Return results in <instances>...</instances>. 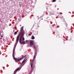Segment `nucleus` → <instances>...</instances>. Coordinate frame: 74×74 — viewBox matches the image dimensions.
Masks as SVG:
<instances>
[{
	"mask_svg": "<svg viewBox=\"0 0 74 74\" xmlns=\"http://www.w3.org/2000/svg\"><path fill=\"white\" fill-rule=\"evenodd\" d=\"M20 34L21 36V37L19 39V42L21 43V44H23L21 42L22 41H24V40H25V38L23 37V35H24V34L23 33H22Z\"/></svg>",
	"mask_w": 74,
	"mask_h": 74,
	"instance_id": "f03ea898",
	"label": "nucleus"
},
{
	"mask_svg": "<svg viewBox=\"0 0 74 74\" xmlns=\"http://www.w3.org/2000/svg\"><path fill=\"white\" fill-rule=\"evenodd\" d=\"M29 36H31V34H29Z\"/></svg>",
	"mask_w": 74,
	"mask_h": 74,
	"instance_id": "dca6fc26",
	"label": "nucleus"
},
{
	"mask_svg": "<svg viewBox=\"0 0 74 74\" xmlns=\"http://www.w3.org/2000/svg\"><path fill=\"white\" fill-rule=\"evenodd\" d=\"M29 43L30 44V47H32V45H33V40H31L29 41Z\"/></svg>",
	"mask_w": 74,
	"mask_h": 74,
	"instance_id": "423d86ee",
	"label": "nucleus"
},
{
	"mask_svg": "<svg viewBox=\"0 0 74 74\" xmlns=\"http://www.w3.org/2000/svg\"><path fill=\"white\" fill-rule=\"evenodd\" d=\"M42 19H41V20H42V18H41Z\"/></svg>",
	"mask_w": 74,
	"mask_h": 74,
	"instance_id": "f3484780",
	"label": "nucleus"
},
{
	"mask_svg": "<svg viewBox=\"0 0 74 74\" xmlns=\"http://www.w3.org/2000/svg\"><path fill=\"white\" fill-rule=\"evenodd\" d=\"M38 27H39V26H38Z\"/></svg>",
	"mask_w": 74,
	"mask_h": 74,
	"instance_id": "a211bd4d",
	"label": "nucleus"
},
{
	"mask_svg": "<svg viewBox=\"0 0 74 74\" xmlns=\"http://www.w3.org/2000/svg\"><path fill=\"white\" fill-rule=\"evenodd\" d=\"M35 38L34 37V36H33V35H32V39L33 40H34Z\"/></svg>",
	"mask_w": 74,
	"mask_h": 74,
	"instance_id": "1a4fd4ad",
	"label": "nucleus"
},
{
	"mask_svg": "<svg viewBox=\"0 0 74 74\" xmlns=\"http://www.w3.org/2000/svg\"><path fill=\"white\" fill-rule=\"evenodd\" d=\"M20 69V67H19L18 68H17L16 69L15 71H14V74H15L18 71V70H19Z\"/></svg>",
	"mask_w": 74,
	"mask_h": 74,
	"instance_id": "39448f33",
	"label": "nucleus"
},
{
	"mask_svg": "<svg viewBox=\"0 0 74 74\" xmlns=\"http://www.w3.org/2000/svg\"><path fill=\"white\" fill-rule=\"evenodd\" d=\"M23 43V44H25V41H23V42H22Z\"/></svg>",
	"mask_w": 74,
	"mask_h": 74,
	"instance_id": "4468645a",
	"label": "nucleus"
},
{
	"mask_svg": "<svg viewBox=\"0 0 74 74\" xmlns=\"http://www.w3.org/2000/svg\"><path fill=\"white\" fill-rule=\"evenodd\" d=\"M25 44H26V42H28V40H27L26 41H25Z\"/></svg>",
	"mask_w": 74,
	"mask_h": 74,
	"instance_id": "ddd939ff",
	"label": "nucleus"
},
{
	"mask_svg": "<svg viewBox=\"0 0 74 74\" xmlns=\"http://www.w3.org/2000/svg\"><path fill=\"white\" fill-rule=\"evenodd\" d=\"M30 64H31V69H30L29 72H30V73H32V71L33 70V64H32V63H31Z\"/></svg>",
	"mask_w": 74,
	"mask_h": 74,
	"instance_id": "0eeeda50",
	"label": "nucleus"
},
{
	"mask_svg": "<svg viewBox=\"0 0 74 74\" xmlns=\"http://www.w3.org/2000/svg\"><path fill=\"white\" fill-rule=\"evenodd\" d=\"M36 59V58H35V56H34L33 59L32 60V61L33 62L35 59Z\"/></svg>",
	"mask_w": 74,
	"mask_h": 74,
	"instance_id": "9d476101",
	"label": "nucleus"
},
{
	"mask_svg": "<svg viewBox=\"0 0 74 74\" xmlns=\"http://www.w3.org/2000/svg\"><path fill=\"white\" fill-rule=\"evenodd\" d=\"M17 34V32H15L14 33V35H16V34Z\"/></svg>",
	"mask_w": 74,
	"mask_h": 74,
	"instance_id": "f8f14e48",
	"label": "nucleus"
},
{
	"mask_svg": "<svg viewBox=\"0 0 74 74\" xmlns=\"http://www.w3.org/2000/svg\"><path fill=\"white\" fill-rule=\"evenodd\" d=\"M3 35H2L1 36V37H3Z\"/></svg>",
	"mask_w": 74,
	"mask_h": 74,
	"instance_id": "2eb2a0df",
	"label": "nucleus"
},
{
	"mask_svg": "<svg viewBox=\"0 0 74 74\" xmlns=\"http://www.w3.org/2000/svg\"><path fill=\"white\" fill-rule=\"evenodd\" d=\"M19 37L20 36L19 35L16 38V44L15 45V46L13 48V59L14 60H15V62H19V61H20V60H21L23 58H25L26 57V55H25V56H22V57L20 58V59H18L17 58H15V56H14V55H15V47H16V44H17V43L18 42V41H19Z\"/></svg>",
	"mask_w": 74,
	"mask_h": 74,
	"instance_id": "f257e3e1",
	"label": "nucleus"
},
{
	"mask_svg": "<svg viewBox=\"0 0 74 74\" xmlns=\"http://www.w3.org/2000/svg\"><path fill=\"white\" fill-rule=\"evenodd\" d=\"M20 31H21L20 32V34L22 33L23 34L24 32H23V27H22L21 28Z\"/></svg>",
	"mask_w": 74,
	"mask_h": 74,
	"instance_id": "7ed1b4c3",
	"label": "nucleus"
},
{
	"mask_svg": "<svg viewBox=\"0 0 74 74\" xmlns=\"http://www.w3.org/2000/svg\"><path fill=\"white\" fill-rule=\"evenodd\" d=\"M56 1V0H53L52 1V2H55Z\"/></svg>",
	"mask_w": 74,
	"mask_h": 74,
	"instance_id": "9b49d317",
	"label": "nucleus"
},
{
	"mask_svg": "<svg viewBox=\"0 0 74 74\" xmlns=\"http://www.w3.org/2000/svg\"><path fill=\"white\" fill-rule=\"evenodd\" d=\"M38 46H36V45H34V48L35 49H37L36 48H37V47H38Z\"/></svg>",
	"mask_w": 74,
	"mask_h": 74,
	"instance_id": "6e6552de",
	"label": "nucleus"
},
{
	"mask_svg": "<svg viewBox=\"0 0 74 74\" xmlns=\"http://www.w3.org/2000/svg\"><path fill=\"white\" fill-rule=\"evenodd\" d=\"M27 60V58H25L24 60H23V61L22 62L21 65V66H22V67L23 66V63H24V62H25L26 61V60Z\"/></svg>",
	"mask_w": 74,
	"mask_h": 74,
	"instance_id": "20e7f679",
	"label": "nucleus"
}]
</instances>
